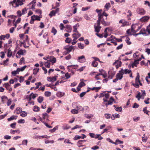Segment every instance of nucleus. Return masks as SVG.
<instances>
[{"label":"nucleus","mask_w":150,"mask_h":150,"mask_svg":"<svg viewBox=\"0 0 150 150\" xmlns=\"http://www.w3.org/2000/svg\"><path fill=\"white\" fill-rule=\"evenodd\" d=\"M72 106L73 108L76 109L79 111H82L83 108L80 105L78 104L76 102H74L72 103Z\"/></svg>","instance_id":"f257e3e1"},{"label":"nucleus","mask_w":150,"mask_h":150,"mask_svg":"<svg viewBox=\"0 0 150 150\" xmlns=\"http://www.w3.org/2000/svg\"><path fill=\"white\" fill-rule=\"evenodd\" d=\"M124 74V70L122 69L118 73H117L116 75V77L118 78V79L120 80L122 79L123 76V75Z\"/></svg>","instance_id":"f03ea898"},{"label":"nucleus","mask_w":150,"mask_h":150,"mask_svg":"<svg viewBox=\"0 0 150 150\" xmlns=\"http://www.w3.org/2000/svg\"><path fill=\"white\" fill-rule=\"evenodd\" d=\"M64 49L66 50L69 53L71 52L72 50H74V47L72 45L65 46Z\"/></svg>","instance_id":"7ed1b4c3"},{"label":"nucleus","mask_w":150,"mask_h":150,"mask_svg":"<svg viewBox=\"0 0 150 150\" xmlns=\"http://www.w3.org/2000/svg\"><path fill=\"white\" fill-rule=\"evenodd\" d=\"M4 86L10 92L12 90V88L10 87V85L8 83H5Z\"/></svg>","instance_id":"20e7f679"},{"label":"nucleus","mask_w":150,"mask_h":150,"mask_svg":"<svg viewBox=\"0 0 150 150\" xmlns=\"http://www.w3.org/2000/svg\"><path fill=\"white\" fill-rule=\"evenodd\" d=\"M81 34H80L79 32H76L75 33H73L72 35L73 37L74 38L76 39H77L80 37L81 36Z\"/></svg>","instance_id":"39448f33"},{"label":"nucleus","mask_w":150,"mask_h":150,"mask_svg":"<svg viewBox=\"0 0 150 150\" xmlns=\"http://www.w3.org/2000/svg\"><path fill=\"white\" fill-rule=\"evenodd\" d=\"M86 60V59L84 55H82L78 57V61L80 62L83 63Z\"/></svg>","instance_id":"423d86ee"},{"label":"nucleus","mask_w":150,"mask_h":150,"mask_svg":"<svg viewBox=\"0 0 150 150\" xmlns=\"http://www.w3.org/2000/svg\"><path fill=\"white\" fill-rule=\"evenodd\" d=\"M141 58H140L137 60H135L131 65L132 67L134 68V66L137 67L138 64L139 63V62L141 60Z\"/></svg>","instance_id":"0eeeda50"},{"label":"nucleus","mask_w":150,"mask_h":150,"mask_svg":"<svg viewBox=\"0 0 150 150\" xmlns=\"http://www.w3.org/2000/svg\"><path fill=\"white\" fill-rule=\"evenodd\" d=\"M103 100L104 101L103 103L105 104L106 107H107L108 105H111L113 102V101L110 100L108 101V103H105V102H107L108 100L107 99H105V98H103Z\"/></svg>","instance_id":"6e6552de"},{"label":"nucleus","mask_w":150,"mask_h":150,"mask_svg":"<svg viewBox=\"0 0 150 150\" xmlns=\"http://www.w3.org/2000/svg\"><path fill=\"white\" fill-rule=\"evenodd\" d=\"M137 11L138 13L140 15H143L145 14V12L143 9L138 8Z\"/></svg>","instance_id":"1a4fd4ad"},{"label":"nucleus","mask_w":150,"mask_h":150,"mask_svg":"<svg viewBox=\"0 0 150 150\" xmlns=\"http://www.w3.org/2000/svg\"><path fill=\"white\" fill-rule=\"evenodd\" d=\"M94 27L95 29V31L98 33L100 32L101 28V26H96V23L94 25Z\"/></svg>","instance_id":"9d476101"},{"label":"nucleus","mask_w":150,"mask_h":150,"mask_svg":"<svg viewBox=\"0 0 150 150\" xmlns=\"http://www.w3.org/2000/svg\"><path fill=\"white\" fill-rule=\"evenodd\" d=\"M137 26V25H132L130 29L131 32L135 33L137 32V31H136V30H134L135 28H136V26Z\"/></svg>","instance_id":"9b49d317"},{"label":"nucleus","mask_w":150,"mask_h":150,"mask_svg":"<svg viewBox=\"0 0 150 150\" xmlns=\"http://www.w3.org/2000/svg\"><path fill=\"white\" fill-rule=\"evenodd\" d=\"M32 16H33V18H34L35 20L40 21V18H42V16L41 15H40L39 16L33 15Z\"/></svg>","instance_id":"f8f14e48"},{"label":"nucleus","mask_w":150,"mask_h":150,"mask_svg":"<svg viewBox=\"0 0 150 150\" xmlns=\"http://www.w3.org/2000/svg\"><path fill=\"white\" fill-rule=\"evenodd\" d=\"M23 4V1L21 0H17L16 3V7H17L19 6H21Z\"/></svg>","instance_id":"ddd939ff"},{"label":"nucleus","mask_w":150,"mask_h":150,"mask_svg":"<svg viewBox=\"0 0 150 150\" xmlns=\"http://www.w3.org/2000/svg\"><path fill=\"white\" fill-rule=\"evenodd\" d=\"M57 76H55L53 77H47V80L48 81L53 82L56 81L57 80Z\"/></svg>","instance_id":"4468645a"},{"label":"nucleus","mask_w":150,"mask_h":150,"mask_svg":"<svg viewBox=\"0 0 150 150\" xmlns=\"http://www.w3.org/2000/svg\"><path fill=\"white\" fill-rule=\"evenodd\" d=\"M149 19V17L147 16H145L140 19V21L142 22L147 21Z\"/></svg>","instance_id":"2eb2a0df"},{"label":"nucleus","mask_w":150,"mask_h":150,"mask_svg":"<svg viewBox=\"0 0 150 150\" xmlns=\"http://www.w3.org/2000/svg\"><path fill=\"white\" fill-rule=\"evenodd\" d=\"M117 64L116 66L117 68H118L120 67L121 66L122 64V62L121 61L117 60L115 62L113 63V64Z\"/></svg>","instance_id":"dca6fc26"},{"label":"nucleus","mask_w":150,"mask_h":150,"mask_svg":"<svg viewBox=\"0 0 150 150\" xmlns=\"http://www.w3.org/2000/svg\"><path fill=\"white\" fill-rule=\"evenodd\" d=\"M79 26V23H77L76 24L74 25L73 26V28H74L73 31L75 32H78L77 31V30Z\"/></svg>","instance_id":"f3484780"},{"label":"nucleus","mask_w":150,"mask_h":150,"mask_svg":"<svg viewBox=\"0 0 150 150\" xmlns=\"http://www.w3.org/2000/svg\"><path fill=\"white\" fill-rule=\"evenodd\" d=\"M139 33H140V34H142L145 35H146V30L145 28H142Z\"/></svg>","instance_id":"a211bd4d"},{"label":"nucleus","mask_w":150,"mask_h":150,"mask_svg":"<svg viewBox=\"0 0 150 150\" xmlns=\"http://www.w3.org/2000/svg\"><path fill=\"white\" fill-rule=\"evenodd\" d=\"M140 76L139 73H137V76L135 78V83H139L140 81L139 80Z\"/></svg>","instance_id":"6ab92c4d"},{"label":"nucleus","mask_w":150,"mask_h":150,"mask_svg":"<svg viewBox=\"0 0 150 150\" xmlns=\"http://www.w3.org/2000/svg\"><path fill=\"white\" fill-rule=\"evenodd\" d=\"M42 117L44 119H46L47 120H48V118L49 117V115L46 113H45L42 114Z\"/></svg>","instance_id":"aec40b11"},{"label":"nucleus","mask_w":150,"mask_h":150,"mask_svg":"<svg viewBox=\"0 0 150 150\" xmlns=\"http://www.w3.org/2000/svg\"><path fill=\"white\" fill-rule=\"evenodd\" d=\"M50 60L51 62L52 63H54L56 62V59L55 58L52 56H50Z\"/></svg>","instance_id":"412c9836"},{"label":"nucleus","mask_w":150,"mask_h":150,"mask_svg":"<svg viewBox=\"0 0 150 150\" xmlns=\"http://www.w3.org/2000/svg\"><path fill=\"white\" fill-rule=\"evenodd\" d=\"M1 101L3 103H4L5 101L8 100V98L5 96H3L1 97Z\"/></svg>","instance_id":"4be33fe9"},{"label":"nucleus","mask_w":150,"mask_h":150,"mask_svg":"<svg viewBox=\"0 0 150 150\" xmlns=\"http://www.w3.org/2000/svg\"><path fill=\"white\" fill-rule=\"evenodd\" d=\"M105 7L106 8V9L105 10V11H108L110 7V3H107L105 5Z\"/></svg>","instance_id":"5701e85b"},{"label":"nucleus","mask_w":150,"mask_h":150,"mask_svg":"<svg viewBox=\"0 0 150 150\" xmlns=\"http://www.w3.org/2000/svg\"><path fill=\"white\" fill-rule=\"evenodd\" d=\"M22 109L21 108L18 107L16 109V112L17 114H19L21 112Z\"/></svg>","instance_id":"b1692460"},{"label":"nucleus","mask_w":150,"mask_h":150,"mask_svg":"<svg viewBox=\"0 0 150 150\" xmlns=\"http://www.w3.org/2000/svg\"><path fill=\"white\" fill-rule=\"evenodd\" d=\"M101 23L103 25L105 26H108L110 24L108 22H106L105 21H104V19L102 20L101 21Z\"/></svg>","instance_id":"393cba45"},{"label":"nucleus","mask_w":150,"mask_h":150,"mask_svg":"<svg viewBox=\"0 0 150 150\" xmlns=\"http://www.w3.org/2000/svg\"><path fill=\"white\" fill-rule=\"evenodd\" d=\"M130 39L129 37H127L125 40V41L128 45H131L132 42L130 41Z\"/></svg>","instance_id":"a878e982"},{"label":"nucleus","mask_w":150,"mask_h":150,"mask_svg":"<svg viewBox=\"0 0 150 150\" xmlns=\"http://www.w3.org/2000/svg\"><path fill=\"white\" fill-rule=\"evenodd\" d=\"M66 28L68 30L67 31V32H71L72 30V28L71 25H66Z\"/></svg>","instance_id":"bb28decb"},{"label":"nucleus","mask_w":150,"mask_h":150,"mask_svg":"<svg viewBox=\"0 0 150 150\" xmlns=\"http://www.w3.org/2000/svg\"><path fill=\"white\" fill-rule=\"evenodd\" d=\"M78 47L81 49H83L84 48V45L81 43H78Z\"/></svg>","instance_id":"cd10ccee"},{"label":"nucleus","mask_w":150,"mask_h":150,"mask_svg":"<svg viewBox=\"0 0 150 150\" xmlns=\"http://www.w3.org/2000/svg\"><path fill=\"white\" fill-rule=\"evenodd\" d=\"M17 116H15L14 115L12 116L10 118L8 119V120L9 121H10L14 119H16Z\"/></svg>","instance_id":"c85d7f7f"},{"label":"nucleus","mask_w":150,"mask_h":150,"mask_svg":"<svg viewBox=\"0 0 150 150\" xmlns=\"http://www.w3.org/2000/svg\"><path fill=\"white\" fill-rule=\"evenodd\" d=\"M43 100V98L42 96H39L38 98V101L39 103H41Z\"/></svg>","instance_id":"c756f323"},{"label":"nucleus","mask_w":150,"mask_h":150,"mask_svg":"<svg viewBox=\"0 0 150 150\" xmlns=\"http://www.w3.org/2000/svg\"><path fill=\"white\" fill-rule=\"evenodd\" d=\"M57 13V11H54V10L52 11L49 14V16L52 17V16H54Z\"/></svg>","instance_id":"7c9ffc66"},{"label":"nucleus","mask_w":150,"mask_h":150,"mask_svg":"<svg viewBox=\"0 0 150 150\" xmlns=\"http://www.w3.org/2000/svg\"><path fill=\"white\" fill-rule=\"evenodd\" d=\"M79 110L76 109H73L71 110V112L74 114H77L79 112Z\"/></svg>","instance_id":"2f4dec72"},{"label":"nucleus","mask_w":150,"mask_h":150,"mask_svg":"<svg viewBox=\"0 0 150 150\" xmlns=\"http://www.w3.org/2000/svg\"><path fill=\"white\" fill-rule=\"evenodd\" d=\"M45 144L48 143H53L54 142V141L53 140H45Z\"/></svg>","instance_id":"473e14b6"},{"label":"nucleus","mask_w":150,"mask_h":150,"mask_svg":"<svg viewBox=\"0 0 150 150\" xmlns=\"http://www.w3.org/2000/svg\"><path fill=\"white\" fill-rule=\"evenodd\" d=\"M44 94L46 96L48 97L51 95V93L50 92L46 91L45 92Z\"/></svg>","instance_id":"72a5a7b5"},{"label":"nucleus","mask_w":150,"mask_h":150,"mask_svg":"<svg viewBox=\"0 0 150 150\" xmlns=\"http://www.w3.org/2000/svg\"><path fill=\"white\" fill-rule=\"evenodd\" d=\"M101 88L100 87H93L92 88H90V89H91L92 90H95L96 92H98V90H99Z\"/></svg>","instance_id":"f704fd0d"},{"label":"nucleus","mask_w":150,"mask_h":150,"mask_svg":"<svg viewBox=\"0 0 150 150\" xmlns=\"http://www.w3.org/2000/svg\"><path fill=\"white\" fill-rule=\"evenodd\" d=\"M33 110L35 112H38L40 110L39 108L36 106H34L33 109Z\"/></svg>","instance_id":"c9c22d12"},{"label":"nucleus","mask_w":150,"mask_h":150,"mask_svg":"<svg viewBox=\"0 0 150 150\" xmlns=\"http://www.w3.org/2000/svg\"><path fill=\"white\" fill-rule=\"evenodd\" d=\"M33 94V93H32L30 95H27L26 98V99H27L29 101H30L31 99V96Z\"/></svg>","instance_id":"e433bc0d"},{"label":"nucleus","mask_w":150,"mask_h":150,"mask_svg":"<svg viewBox=\"0 0 150 150\" xmlns=\"http://www.w3.org/2000/svg\"><path fill=\"white\" fill-rule=\"evenodd\" d=\"M131 72V70H128L127 69H125L124 70V73L125 74H129Z\"/></svg>","instance_id":"4c0bfd02"},{"label":"nucleus","mask_w":150,"mask_h":150,"mask_svg":"<svg viewBox=\"0 0 150 150\" xmlns=\"http://www.w3.org/2000/svg\"><path fill=\"white\" fill-rule=\"evenodd\" d=\"M27 67V66L26 65H25V66L22 67L21 68H18V69L19 71H24L25 68Z\"/></svg>","instance_id":"58836bf2"},{"label":"nucleus","mask_w":150,"mask_h":150,"mask_svg":"<svg viewBox=\"0 0 150 150\" xmlns=\"http://www.w3.org/2000/svg\"><path fill=\"white\" fill-rule=\"evenodd\" d=\"M39 69V68H36L33 69V73L34 74H36L38 72Z\"/></svg>","instance_id":"ea45409f"},{"label":"nucleus","mask_w":150,"mask_h":150,"mask_svg":"<svg viewBox=\"0 0 150 150\" xmlns=\"http://www.w3.org/2000/svg\"><path fill=\"white\" fill-rule=\"evenodd\" d=\"M15 132H18V133H19L20 131L18 130H14L12 129H11L10 130V133L12 134H14Z\"/></svg>","instance_id":"a19ab883"},{"label":"nucleus","mask_w":150,"mask_h":150,"mask_svg":"<svg viewBox=\"0 0 150 150\" xmlns=\"http://www.w3.org/2000/svg\"><path fill=\"white\" fill-rule=\"evenodd\" d=\"M98 63L95 61H93L92 62V65L94 67H96L98 65Z\"/></svg>","instance_id":"79ce46f5"},{"label":"nucleus","mask_w":150,"mask_h":150,"mask_svg":"<svg viewBox=\"0 0 150 150\" xmlns=\"http://www.w3.org/2000/svg\"><path fill=\"white\" fill-rule=\"evenodd\" d=\"M28 143V141L26 139L23 140L21 144L23 145H27Z\"/></svg>","instance_id":"37998d69"},{"label":"nucleus","mask_w":150,"mask_h":150,"mask_svg":"<svg viewBox=\"0 0 150 150\" xmlns=\"http://www.w3.org/2000/svg\"><path fill=\"white\" fill-rule=\"evenodd\" d=\"M27 115V114L26 112L24 111H23L21 112L20 115L23 117H25Z\"/></svg>","instance_id":"c03bdc74"},{"label":"nucleus","mask_w":150,"mask_h":150,"mask_svg":"<svg viewBox=\"0 0 150 150\" xmlns=\"http://www.w3.org/2000/svg\"><path fill=\"white\" fill-rule=\"evenodd\" d=\"M114 106L115 107V110L116 111L121 112L122 111V108L121 107L116 108L115 105H114Z\"/></svg>","instance_id":"a18cd8bd"},{"label":"nucleus","mask_w":150,"mask_h":150,"mask_svg":"<svg viewBox=\"0 0 150 150\" xmlns=\"http://www.w3.org/2000/svg\"><path fill=\"white\" fill-rule=\"evenodd\" d=\"M52 32L53 33L54 35H55L57 33V30L54 27L52 28Z\"/></svg>","instance_id":"49530a36"},{"label":"nucleus","mask_w":150,"mask_h":150,"mask_svg":"<svg viewBox=\"0 0 150 150\" xmlns=\"http://www.w3.org/2000/svg\"><path fill=\"white\" fill-rule=\"evenodd\" d=\"M28 10V8H25L22 10V14L23 15L25 14L26 13Z\"/></svg>","instance_id":"de8ad7c7"},{"label":"nucleus","mask_w":150,"mask_h":150,"mask_svg":"<svg viewBox=\"0 0 150 150\" xmlns=\"http://www.w3.org/2000/svg\"><path fill=\"white\" fill-rule=\"evenodd\" d=\"M141 93L140 92H139L137 95L136 96V98H137L138 99V100H139L141 98Z\"/></svg>","instance_id":"09e8293b"},{"label":"nucleus","mask_w":150,"mask_h":150,"mask_svg":"<svg viewBox=\"0 0 150 150\" xmlns=\"http://www.w3.org/2000/svg\"><path fill=\"white\" fill-rule=\"evenodd\" d=\"M7 52V56L8 57H10L12 55V52H11V50L10 49H8Z\"/></svg>","instance_id":"8fccbe9b"},{"label":"nucleus","mask_w":150,"mask_h":150,"mask_svg":"<svg viewBox=\"0 0 150 150\" xmlns=\"http://www.w3.org/2000/svg\"><path fill=\"white\" fill-rule=\"evenodd\" d=\"M71 39L69 38H67L65 40V42L67 43H70L71 41Z\"/></svg>","instance_id":"3c124183"},{"label":"nucleus","mask_w":150,"mask_h":150,"mask_svg":"<svg viewBox=\"0 0 150 150\" xmlns=\"http://www.w3.org/2000/svg\"><path fill=\"white\" fill-rule=\"evenodd\" d=\"M18 68L17 69L16 71H13L11 72V74L12 75H16L17 74H18L19 73V71L18 70Z\"/></svg>","instance_id":"603ef678"},{"label":"nucleus","mask_w":150,"mask_h":150,"mask_svg":"<svg viewBox=\"0 0 150 150\" xmlns=\"http://www.w3.org/2000/svg\"><path fill=\"white\" fill-rule=\"evenodd\" d=\"M85 83L83 82H81L79 85V87L81 88L84 86H85Z\"/></svg>","instance_id":"864d4df0"},{"label":"nucleus","mask_w":150,"mask_h":150,"mask_svg":"<svg viewBox=\"0 0 150 150\" xmlns=\"http://www.w3.org/2000/svg\"><path fill=\"white\" fill-rule=\"evenodd\" d=\"M84 17L85 19L87 20H90L91 18L89 17L88 15L87 14H85L84 15Z\"/></svg>","instance_id":"5fc2aeb1"},{"label":"nucleus","mask_w":150,"mask_h":150,"mask_svg":"<svg viewBox=\"0 0 150 150\" xmlns=\"http://www.w3.org/2000/svg\"><path fill=\"white\" fill-rule=\"evenodd\" d=\"M17 16L19 17H20L22 14L21 11L20 10H18L17 11Z\"/></svg>","instance_id":"6e6d98bb"},{"label":"nucleus","mask_w":150,"mask_h":150,"mask_svg":"<svg viewBox=\"0 0 150 150\" xmlns=\"http://www.w3.org/2000/svg\"><path fill=\"white\" fill-rule=\"evenodd\" d=\"M81 136H80L79 135H76L75 136L73 139L74 140H77L81 139Z\"/></svg>","instance_id":"4d7b16f0"},{"label":"nucleus","mask_w":150,"mask_h":150,"mask_svg":"<svg viewBox=\"0 0 150 150\" xmlns=\"http://www.w3.org/2000/svg\"><path fill=\"white\" fill-rule=\"evenodd\" d=\"M45 65L46 67L48 68H49L50 67V63L46 62L45 63Z\"/></svg>","instance_id":"13d9d810"},{"label":"nucleus","mask_w":150,"mask_h":150,"mask_svg":"<svg viewBox=\"0 0 150 150\" xmlns=\"http://www.w3.org/2000/svg\"><path fill=\"white\" fill-rule=\"evenodd\" d=\"M83 141H82V140H79V141H78L77 142V144L79 147H80L81 146L80 145L83 144Z\"/></svg>","instance_id":"bf43d9fd"},{"label":"nucleus","mask_w":150,"mask_h":150,"mask_svg":"<svg viewBox=\"0 0 150 150\" xmlns=\"http://www.w3.org/2000/svg\"><path fill=\"white\" fill-rule=\"evenodd\" d=\"M104 115L105 118L106 119H109L110 118L111 114H105Z\"/></svg>","instance_id":"052dcab7"},{"label":"nucleus","mask_w":150,"mask_h":150,"mask_svg":"<svg viewBox=\"0 0 150 150\" xmlns=\"http://www.w3.org/2000/svg\"><path fill=\"white\" fill-rule=\"evenodd\" d=\"M41 83L40 82H38V83H35V85H36V87L35 88V89H38L39 88V86L41 85Z\"/></svg>","instance_id":"680f3d73"},{"label":"nucleus","mask_w":150,"mask_h":150,"mask_svg":"<svg viewBox=\"0 0 150 150\" xmlns=\"http://www.w3.org/2000/svg\"><path fill=\"white\" fill-rule=\"evenodd\" d=\"M147 107L144 108L143 109V111L144 113L146 114H148L149 111L147 110Z\"/></svg>","instance_id":"e2e57ef3"},{"label":"nucleus","mask_w":150,"mask_h":150,"mask_svg":"<svg viewBox=\"0 0 150 150\" xmlns=\"http://www.w3.org/2000/svg\"><path fill=\"white\" fill-rule=\"evenodd\" d=\"M64 95V93H62V92H58L57 93V96L58 97H61L63 96Z\"/></svg>","instance_id":"0e129e2a"},{"label":"nucleus","mask_w":150,"mask_h":150,"mask_svg":"<svg viewBox=\"0 0 150 150\" xmlns=\"http://www.w3.org/2000/svg\"><path fill=\"white\" fill-rule=\"evenodd\" d=\"M139 106V105H138L136 103H134V104L133 105L132 107V108H138Z\"/></svg>","instance_id":"69168bd1"},{"label":"nucleus","mask_w":150,"mask_h":150,"mask_svg":"<svg viewBox=\"0 0 150 150\" xmlns=\"http://www.w3.org/2000/svg\"><path fill=\"white\" fill-rule=\"evenodd\" d=\"M23 50H20L18 51L17 53L19 55H22L23 54Z\"/></svg>","instance_id":"338daca9"},{"label":"nucleus","mask_w":150,"mask_h":150,"mask_svg":"<svg viewBox=\"0 0 150 150\" xmlns=\"http://www.w3.org/2000/svg\"><path fill=\"white\" fill-rule=\"evenodd\" d=\"M146 31L150 34V24L147 26Z\"/></svg>","instance_id":"774afa93"}]
</instances>
